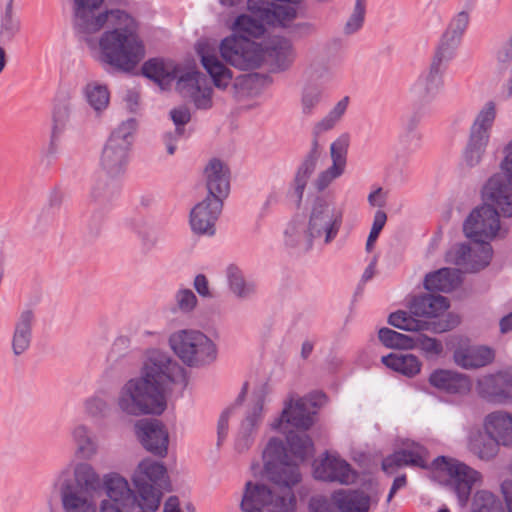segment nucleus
I'll return each instance as SVG.
<instances>
[{
  "mask_svg": "<svg viewBox=\"0 0 512 512\" xmlns=\"http://www.w3.org/2000/svg\"><path fill=\"white\" fill-rule=\"evenodd\" d=\"M224 202L206 196L190 212V225L194 233L213 235L215 223L219 218Z\"/></svg>",
  "mask_w": 512,
  "mask_h": 512,
  "instance_id": "obj_21",
  "label": "nucleus"
},
{
  "mask_svg": "<svg viewBox=\"0 0 512 512\" xmlns=\"http://www.w3.org/2000/svg\"><path fill=\"white\" fill-rule=\"evenodd\" d=\"M410 312L398 310L388 316V324L404 331L420 332L430 331L432 333H443L452 330L459 323L457 315H448L444 320H419L412 316Z\"/></svg>",
  "mask_w": 512,
  "mask_h": 512,
  "instance_id": "obj_16",
  "label": "nucleus"
},
{
  "mask_svg": "<svg viewBox=\"0 0 512 512\" xmlns=\"http://www.w3.org/2000/svg\"><path fill=\"white\" fill-rule=\"evenodd\" d=\"M126 171L125 162H101L97 182L91 191V201L96 206H105L111 203L119 194V187L109 183L122 176Z\"/></svg>",
  "mask_w": 512,
  "mask_h": 512,
  "instance_id": "obj_17",
  "label": "nucleus"
},
{
  "mask_svg": "<svg viewBox=\"0 0 512 512\" xmlns=\"http://www.w3.org/2000/svg\"><path fill=\"white\" fill-rule=\"evenodd\" d=\"M212 88L211 87H198L191 92L190 97L192 98L195 106L198 109H208L212 106Z\"/></svg>",
  "mask_w": 512,
  "mask_h": 512,
  "instance_id": "obj_63",
  "label": "nucleus"
},
{
  "mask_svg": "<svg viewBox=\"0 0 512 512\" xmlns=\"http://www.w3.org/2000/svg\"><path fill=\"white\" fill-rule=\"evenodd\" d=\"M450 59L434 53L428 72L419 76L411 87V94L420 104L432 102L444 86L443 74Z\"/></svg>",
  "mask_w": 512,
  "mask_h": 512,
  "instance_id": "obj_14",
  "label": "nucleus"
},
{
  "mask_svg": "<svg viewBox=\"0 0 512 512\" xmlns=\"http://www.w3.org/2000/svg\"><path fill=\"white\" fill-rule=\"evenodd\" d=\"M381 361L388 368L409 378L416 376L422 366L419 358L413 354L390 353L383 356Z\"/></svg>",
  "mask_w": 512,
  "mask_h": 512,
  "instance_id": "obj_38",
  "label": "nucleus"
},
{
  "mask_svg": "<svg viewBox=\"0 0 512 512\" xmlns=\"http://www.w3.org/2000/svg\"><path fill=\"white\" fill-rule=\"evenodd\" d=\"M227 277L231 290L238 297L246 298L255 293V284L253 282H246L241 274V271L237 267H228Z\"/></svg>",
  "mask_w": 512,
  "mask_h": 512,
  "instance_id": "obj_48",
  "label": "nucleus"
},
{
  "mask_svg": "<svg viewBox=\"0 0 512 512\" xmlns=\"http://www.w3.org/2000/svg\"><path fill=\"white\" fill-rule=\"evenodd\" d=\"M479 396L494 404H505L512 401V375L498 372L484 376L477 381Z\"/></svg>",
  "mask_w": 512,
  "mask_h": 512,
  "instance_id": "obj_20",
  "label": "nucleus"
},
{
  "mask_svg": "<svg viewBox=\"0 0 512 512\" xmlns=\"http://www.w3.org/2000/svg\"><path fill=\"white\" fill-rule=\"evenodd\" d=\"M349 146L348 135H342L336 139L330 146V155L332 160H345Z\"/></svg>",
  "mask_w": 512,
  "mask_h": 512,
  "instance_id": "obj_64",
  "label": "nucleus"
},
{
  "mask_svg": "<svg viewBox=\"0 0 512 512\" xmlns=\"http://www.w3.org/2000/svg\"><path fill=\"white\" fill-rule=\"evenodd\" d=\"M325 102L323 88L316 83L305 84L300 92V116L304 120H310L316 116Z\"/></svg>",
  "mask_w": 512,
  "mask_h": 512,
  "instance_id": "obj_32",
  "label": "nucleus"
},
{
  "mask_svg": "<svg viewBox=\"0 0 512 512\" xmlns=\"http://www.w3.org/2000/svg\"><path fill=\"white\" fill-rule=\"evenodd\" d=\"M484 428L501 445L512 447V414L505 411L491 412L484 419Z\"/></svg>",
  "mask_w": 512,
  "mask_h": 512,
  "instance_id": "obj_30",
  "label": "nucleus"
},
{
  "mask_svg": "<svg viewBox=\"0 0 512 512\" xmlns=\"http://www.w3.org/2000/svg\"><path fill=\"white\" fill-rule=\"evenodd\" d=\"M342 223L341 214L322 198L317 197L313 202L306 231L307 247L311 248L313 239L324 236V242L330 243L337 235Z\"/></svg>",
  "mask_w": 512,
  "mask_h": 512,
  "instance_id": "obj_10",
  "label": "nucleus"
},
{
  "mask_svg": "<svg viewBox=\"0 0 512 512\" xmlns=\"http://www.w3.org/2000/svg\"><path fill=\"white\" fill-rule=\"evenodd\" d=\"M379 341L390 349H413V336L383 327L378 331Z\"/></svg>",
  "mask_w": 512,
  "mask_h": 512,
  "instance_id": "obj_45",
  "label": "nucleus"
},
{
  "mask_svg": "<svg viewBox=\"0 0 512 512\" xmlns=\"http://www.w3.org/2000/svg\"><path fill=\"white\" fill-rule=\"evenodd\" d=\"M208 197L222 202L230 194L231 170L226 162H208L203 169Z\"/></svg>",
  "mask_w": 512,
  "mask_h": 512,
  "instance_id": "obj_24",
  "label": "nucleus"
},
{
  "mask_svg": "<svg viewBox=\"0 0 512 512\" xmlns=\"http://www.w3.org/2000/svg\"><path fill=\"white\" fill-rule=\"evenodd\" d=\"M171 119L175 124V134L180 137L184 134V126L190 121L191 114L188 108L179 107L170 111Z\"/></svg>",
  "mask_w": 512,
  "mask_h": 512,
  "instance_id": "obj_62",
  "label": "nucleus"
},
{
  "mask_svg": "<svg viewBox=\"0 0 512 512\" xmlns=\"http://www.w3.org/2000/svg\"><path fill=\"white\" fill-rule=\"evenodd\" d=\"M135 431L140 443L148 452L158 457L167 455L169 434L160 420H139L135 424Z\"/></svg>",
  "mask_w": 512,
  "mask_h": 512,
  "instance_id": "obj_18",
  "label": "nucleus"
},
{
  "mask_svg": "<svg viewBox=\"0 0 512 512\" xmlns=\"http://www.w3.org/2000/svg\"><path fill=\"white\" fill-rule=\"evenodd\" d=\"M307 408L306 398H300L294 403L290 401L284 407L281 416L271 423V428L277 430L283 422L290 424L296 429L306 431L313 425V414Z\"/></svg>",
  "mask_w": 512,
  "mask_h": 512,
  "instance_id": "obj_26",
  "label": "nucleus"
},
{
  "mask_svg": "<svg viewBox=\"0 0 512 512\" xmlns=\"http://www.w3.org/2000/svg\"><path fill=\"white\" fill-rule=\"evenodd\" d=\"M198 54L201 59L202 66L211 77L217 88H226L232 80V72L224 65L218 56L210 53L205 47L199 46Z\"/></svg>",
  "mask_w": 512,
  "mask_h": 512,
  "instance_id": "obj_31",
  "label": "nucleus"
},
{
  "mask_svg": "<svg viewBox=\"0 0 512 512\" xmlns=\"http://www.w3.org/2000/svg\"><path fill=\"white\" fill-rule=\"evenodd\" d=\"M175 301L181 312L189 313L195 308L197 297L190 289H180L175 295Z\"/></svg>",
  "mask_w": 512,
  "mask_h": 512,
  "instance_id": "obj_60",
  "label": "nucleus"
},
{
  "mask_svg": "<svg viewBox=\"0 0 512 512\" xmlns=\"http://www.w3.org/2000/svg\"><path fill=\"white\" fill-rule=\"evenodd\" d=\"M332 166L323 171L315 181L317 191H323L335 178L339 177L345 170L346 162H332Z\"/></svg>",
  "mask_w": 512,
  "mask_h": 512,
  "instance_id": "obj_55",
  "label": "nucleus"
},
{
  "mask_svg": "<svg viewBox=\"0 0 512 512\" xmlns=\"http://www.w3.org/2000/svg\"><path fill=\"white\" fill-rule=\"evenodd\" d=\"M247 390H248V383L245 382L242 386L241 392L235 399L234 403L229 408L224 410L222 412V414L220 415V418L218 420V427H217L218 428V443L226 437L227 432H228L229 416L237 407L242 405V403L244 402V399L246 397Z\"/></svg>",
  "mask_w": 512,
  "mask_h": 512,
  "instance_id": "obj_52",
  "label": "nucleus"
},
{
  "mask_svg": "<svg viewBox=\"0 0 512 512\" xmlns=\"http://www.w3.org/2000/svg\"><path fill=\"white\" fill-rule=\"evenodd\" d=\"M83 93L88 104L96 111L101 112L109 104L110 93L107 86L97 82L86 84Z\"/></svg>",
  "mask_w": 512,
  "mask_h": 512,
  "instance_id": "obj_43",
  "label": "nucleus"
},
{
  "mask_svg": "<svg viewBox=\"0 0 512 512\" xmlns=\"http://www.w3.org/2000/svg\"><path fill=\"white\" fill-rule=\"evenodd\" d=\"M387 221V215L382 210H377L374 214V219L372 223V227L370 230V233L368 235L367 241H366V250L368 252L371 251L375 241L377 240L381 230L385 226Z\"/></svg>",
  "mask_w": 512,
  "mask_h": 512,
  "instance_id": "obj_59",
  "label": "nucleus"
},
{
  "mask_svg": "<svg viewBox=\"0 0 512 512\" xmlns=\"http://www.w3.org/2000/svg\"><path fill=\"white\" fill-rule=\"evenodd\" d=\"M413 348L422 350L426 356H437L442 353L443 345L441 341L436 338L428 337L427 335L418 332L413 336Z\"/></svg>",
  "mask_w": 512,
  "mask_h": 512,
  "instance_id": "obj_53",
  "label": "nucleus"
},
{
  "mask_svg": "<svg viewBox=\"0 0 512 512\" xmlns=\"http://www.w3.org/2000/svg\"><path fill=\"white\" fill-rule=\"evenodd\" d=\"M409 308L413 316L426 317L429 320H444L448 315H453L448 313L444 318H438L449 308L448 299L441 295L423 294L416 296L411 300Z\"/></svg>",
  "mask_w": 512,
  "mask_h": 512,
  "instance_id": "obj_28",
  "label": "nucleus"
},
{
  "mask_svg": "<svg viewBox=\"0 0 512 512\" xmlns=\"http://www.w3.org/2000/svg\"><path fill=\"white\" fill-rule=\"evenodd\" d=\"M265 401V392L259 390L252 396L245 418L241 422L239 435L236 440V448L242 452L247 450L253 442V435L256 433L263 418V406Z\"/></svg>",
  "mask_w": 512,
  "mask_h": 512,
  "instance_id": "obj_22",
  "label": "nucleus"
},
{
  "mask_svg": "<svg viewBox=\"0 0 512 512\" xmlns=\"http://www.w3.org/2000/svg\"><path fill=\"white\" fill-rule=\"evenodd\" d=\"M472 254L473 247L466 243L456 245L450 252V255L453 257L454 264L462 267L467 272H469V265L472 260Z\"/></svg>",
  "mask_w": 512,
  "mask_h": 512,
  "instance_id": "obj_56",
  "label": "nucleus"
},
{
  "mask_svg": "<svg viewBox=\"0 0 512 512\" xmlns=\"http://www.w3.org/2000/svg\"><path fill=\"white\" fill-rule=\"evenodd\" d=\"M407 465L425 468L426 461L417 450L401 449L386 457L382 462V468L384 471L392 470L394 467Z\"/></svg>",
  "mask_w": 512,
  "mask_h": 512,
  "instance_id": "obj_41",
  "label": "nucleus"
},
{
  "mask_svg": "<svg viewBox=\"0 0 512 512\" xmlns=\"http://www.w3.org/2000/svg\"><path fill=\"white\" fill-rule=\"evenodd\" d=\"M348 103L349 97L347 96L338 101L330 112L314 125L313 134L319 136L323 132L331 130L346 112Z\"/></svg>",
  "mask_w": 512,
  "mask_h": 512,
  "instance_id": "obj_44",
  "label": "nucleus"
},
{
  "mask_svg": "<svg viewBox=\"0 0 512 512\" xmlns=\"http://www.w3.org/2000/svg\"><path fill=\"white\" fill-rule=\"evenodd\" d=\"M471 512H505L501 501L491 492L477 491L472 499Z\"/></svg>",
  "mask_w": 512,
  "mask_h": 512,
  "instance_id": "obj_46",
  "label": "nucleus"
},
{
  "mask_svg": "<svg viewBox=\"0 0 512 512\" xmlns=\"http://www.w3.org/2000/svg\"><path fill=\"white\" fill-rule=\"evenodd\" d=\"M254 16L243 14L236 18L233 29L238 34L237 36H244L247 39L249 37L259 38L265 33V21L255 14Z\"/></svg>",
  "mask_w": 512,
  "mask_h": 512,
  "instance_id": "obj_42",
  "label": "nucleus"
},
{
  "mask_svg": "<svg viewBox=\"0 0 512 512\" xmlns=\"http://www.w3.org/2000/svg\"><path fill=\"white\" fill-rule=\"evenodd\" d=\"M420 122L417 113L411 114L405 121L406 133L399 137L396 144V156L399 158L409 157L419 146L420 135L415 132Z\"/></svg>",
  "mask_w": 512,
  "mask_h": 512,
  "instance_id": "obj_39",
  "label": "nucleus"
},
{
  "mask_svg": "<svg viewBox=\"0 0 512 512\" xmlns=\"http://www.w3.org/2000/svg\"><path fill=\"white\" fill-rule=\"evenodd\" d=\"M428 381L434 388L448 394H466L471 390L469 377L452 370L436 369Z\"/></svg>",
  "mask_w": 512,
  "mask_h": 512,
  "instance_id": "obj_27",
  "label": "nucleus"
},
{
  "mask_svg": "<svg viewBox=\"0 0 512 512\" xmlns=\"http://www.w3.org/2000/svg\"><path fill=\"white\" fill-rule=\"evenodd\" d=\"M470 16L467 11H460L450 21L448 27L442 35L441 41L436 49V53L444 56L446 59H452L462 36L469 24Z\"/></svg>",
  "mask_w": 512,
  "mask_h": 512,
  "instance_id": "obj_25",
  "label": "nucleus"
},
{
  "mask_svg": "<svg viewBox=\"0 0 512 512\" xmlns=\"http://www.w3.org/2000/svg\"><path fill=\"white\" fill-rule=\"evenodd\" d=\"M435 470L445 472L449 479L447 485L457 496L461 507L467 505L472 487L480 478V473L464 463L445 456H438L433 461Z\"/></svg>",
  "mask_w": 512,
  "mask_h": 512,
  "instance_id": "obj_9",
  "label": "nucleus"
},
{
  "mask_svg": "<svg viewBox=\"0 0 512 512\" xmlns=\"http://www.w3.org/2000/svg\"><path fill=\"white\" fill-rule=\"evenodd\" d=\"M172 383L187 384L185 369L167 353L152 350L140 375L129 379L119 389L115 406L127 416L160 415L167 406L166 387Z\"/></svg>",
  "mask_w": 512,
  "mask_h": 512,
  "instance_id": "obj_2",
  "label": "nucleus"
},
{
  "mask_svg": "<svg viewBox=\"0 0 512 512\" xmlns=\"http://www.w3.org/2000/svg\"><path fill=\"white\" fill-rule=\"evenodd\" d=\"M166 476L167 469L162 463L151 459L139 463L132 480L143 503L142 508L152 512L158 509L162 493L154 485L162 487Z\"/></svg>",
  "mask_w": 512,
  "mask_h": 512,
  "instance_id": "obj_7",
  "label": "nucleus"
},
{
  "mask_svg": "<svg viewBox=\"0 0 512 512\" xmlns=\"http://www.w3.org/2000/svg\"><path fill=\"white\" fill-rule=\"evenodd\" d=\"M280 441L283 443L286 454H288L284 442L282 440ZM286 442L289 451L293 456L292 459L289 455H287L288 461L295 463L298 468V461L302 462L309 456L313 455L314 444L311 438L304 431H289L286 435Z\"/></svg>",
  "mask_w": 512,
  "mask_h": 512,
  "instance_id": "obj_35",
  "label": "nucleus"
},
{
  "mask_svg": "<svg viewBox=\"0 0 512 512\" xmlns=\"http://www.w3.org/2000/svg\"><path fill=\"white\" fill-rule=\"evenodd\" d=\"M70 117V108L67 104H57L53 110V129H52V142L56 139L66 128ZM53 145V143H51Z\"/></svg>",
  "mask_w": 512,
  "mask_h": 512,
  "instance_id": "obj_54",
  "label": "nucleus"
},
{
  "mask_svg": "<svg viewBox=\"0 0 512 512\" xmlns=\"http://www.w3.org/2000/svg\"><path fill=\"white\" fill-rule=\"evenodd\" d=\"M500 445L498 440L486 430L471 433L468 440L469 450L481 460L493 459L498 454Z\"/></svg>",
  "mask_w": 512,
  "mask_h": 512,
  "instance_id": "obj_37",
  "label": "nucleus"
},
{
  "mask_svg": "<svg viewBox=\"0 0 512 512\" xmlns=\"http://www.w3.org/2000/svg\"><path fill=\"white\" fill-rule=\"evenodd\" d=\"M205 81V76L199 71H189L182 74L177 82L179 90H187L189 95L191 92L201 86V83Z\"/></svg>",
  "mask_w": 512,
  "mask_h": 512,
  "instance_id": "obj_57",
  "label": "nucleus"
},
{
  "mask_svg": "<svg viewBox=\"0 0 512 512\" xmlns=\"http://www.w3.org/2000/svg\"><path fill=\"white\" fill-rule=\"evenodd\" d=\"M142 74L157 83L162 89L169 86L177 76L176 67L159 58L144 62Z\"/></svg>",
  "mask_w": 512,
  "mask_h": 512,
  "instance_id": "obj_36",
  "label": "nucleus"
},
{
  "mask_svg": "<svg viewBox=\"0 0 512 512\" xmlns=\"http://www.w3.org/2000/svg\"><path fill=\"white\" fill-rule=\"evenodd\" d=\"M104 485L108 499L101 502L100 512H132L136 507L143 509V503L137 499L125 478L113 474L105 478Z\"/></svg>",
  "mask_w": 512,
  "mask_h": 512,
  "instance_id": "obj_15",
  "label": "nucleus"
},
{
  "mask_svg": "<svg viewBox=\"0 0 512 512\" xmlns=\"http://www.w3.org/2000/svg\"><path fill=\"white\" fill-rule=\"evenodd\" d=\"M461 283L459 273L455 269L441 268L427 274L424 278V288L431 292H451Z\"/></svg>",
  "mask_w": 512,
  "mask_h": 512,
  "instance_id": "obj_34",
  "label": "nucleus"
},
{
  "mask_svg": "<svg viewBox=\"0 0 512 512\" xmlns=\"http://www.w3.org/2000/svg\"><path fill=\"white\" fill-rule=\"evenodd\" d=\"M219 51L228 64L240 70L260 67L265 57L260 44L236 34L224 38L219 45Z\"/></svg>",
  "mask_w": 512,
  "mask_h": 512,
  "instance_id": "obj_8",
  "label": "nucleus"
},
{
  "mask_svg": "<svg viewBox=\"0 0 512 512\" xmlns=\"http://www.w3.org/2000/svg\"><path fill=\"white\" fill-rule=\"evenodd\" d=\"M104 0H74V26L99 61L117 71L130 72L145 56L134 19L120 9L98 12Z\"/></svg>",
  "mask_w": 512,
  "mask_h": 512,
  "instance_id": "obj_1",
  "label": "nucleus"
},
{
  "mask_svg": "<svg viewBox=\"0 0 512 512\" xmlns=\"http://www.w3.org/2000/svg\"><path fill=\"white\" fill-rule=\"evenodd\" d=\"M55 485L59 487L64 512H96L86 494L100 487V478L89 464L79 463L73 471L64 469Z\"/></svg>",
  "mask_w": 512,
  "mask_h": 512,
  "instance_id": "obj_5",
  "label": "nucleus"
},
{
  "mask_svg": "<svg viewBox=\"0 0 512 512\" xmlns=\"http://www.w3.org/2000/svg\"><path fill=\"white\" fill-rule=\"evenodd\" d=\"M302 0H248L249 10L266 24L288 28L297 17Z\"/></svg>",
  "mask_w": 512,
  "mask_h": 512,
  "instance_id": "obj_13",
  "label": "nucleus"
},
{
  "mask_svg": "<svg viewBox=\"0 0 512 512\" xmlns=\"http://www.w3.org/2000/svg\"><path fill=\"white\" fill-rule=\"evenodd\" d=\"M72 435L81 457L90 458L96 453L97 444L86 426L78 425L73 430Z\"/></svg>",
  "mask_w": 512,
  "mask_h": 512,
  "instance_id": "obj_47",
  "label": "nucleus"
},
{
  "mask_svg": "<svg viewBox=\"0 0 512 512\" xmlns=\"http://www.w3.org/2000/svg\"><path fill=\"white\" fill-rule=\"evenodd\" d=\"M19 30V22L14 19L12 14V0H10L6 6L5 14L1 21L0 33L11 39Z\"/></svg>",
  "mask_w": 512,
  "mask_h": 512,
  "instance_id": "obj_58",
  "label": "nucleus"
},
{
  "mask_svg": "<svg viewBox=\"0 0 512 512\" xmlns=\"http://www.w3.org/2000/svg\"><path fill=\"white\" fill-rule=\"evenodd\" d=\"M453 358L462 368H480L493 361L494 351L486 346L459 347L454 351Z\"/></svg>",
  "mask_w": 512,
  "mask_h": 512,
  "instance_id": "obj_29",
  "label": "nucleus"
},
{
  "mask_svg": "<svg viewBox=\"0 0 512 512\" xmlns=\"http://www.w3.org/2000/svg\"><path fill=\"white\" fill-rule=\"evenodd\" d=\"M136 129L137 122L133 118L123 121L114 129L103 148V159L124 160L127 158L134 141Z\"/></svg>",
  "mask_w": 512,
  "mask_h": 512,
  "instance_id": "obj_19",
  "label": "nucleus"
},
{
  "mask_svg": "<svg viewBox=\"0 0 512 512\" xmlns=\"http://www.w3.org/2000/svg\"><path fill=\"white\" fill-rule=\"evenodd\" d=\"M169 343L175 354L190 367L209 364L217 356L213 341L200 331H179L170 336Z\"/></svg>",
  "mask_w": 512,
  "mask_h": 512,
  "instance_id": "obj_6",
  "label": "nucleus"
},
{
  "mask_svg": "<svg viewBox=\"0 0 512 512\" xmlns=\"http://www.w3.org/2000/svg\"><path fill=\"white\" fill-rule=\"evenodd\" d=\"M264 471L273 486L246 482L240 504L243 512H294L296 497L292 487L301 481L295 463L288 461L283 443L271 438L263 451Z\"/></svg>",
  "mask_w": 512,
  "mask_h": 512,
  "instance_id": "obj_3",
  "label": "nucleus"
},
{
  "mask_svg": "<svg viewBox=\"0 0 512 512\" xmlns=\"http://www.w3.org/2000/svg\"><path fill=\"white\" fill-rule=\"evenodd\" d=\"M34 313L31 309L21 312L14 328L12 351L15 356L23 354L30 347Z\"/></svg>",
  "mask_w": 512,
  "mask_h": 512,
  "instance_id": "obj_33",
  "label": "nucleus"
},
{
  "mask_svg": "<svg viewBox=\"0 0 512 512\" xmlns=\"http://www.w3.org/2000/svg\"><path fill=\"white\" fill-rule=\"evenodd\" d=\"M493 249L489 242H475L469 272H478L487 267L492 259Z\"/></svg>",
  "mask_w": 512,
  "mask_h": 512,
  "instance_id": "obj_50",
  "label": "nucleus"
},
{
  "mask_svg": "<svg viewBox=\"0 0 512 512\" xmlns=\"http://www.w3.org/2000/svg\"><path fill=\"white\" fill-rule=\"evenodd\" d=\"M366 15V3L355 0L353 11L343 27L345 35H352L358 32L364 24Z\"/></svg>",
  "mask_w": 512,
  "mask_h": 512,
  "instance_id": "obj_51",
  "label": "nucleus"
},
{
  "mask_svg": "<svg viewBox=\"0 0 512 512\" xmlns=\"http://www.w3.org/2000/svg\"><path fill=\"white\" fill-rule=\"evenodd\" d=\"M316 169L315 162H304L297 170L294 178V191L292 196L295 198L297 207H300L303 193L306 185L314 174Z\"/></svg>",
  "mask_w": 512,
  "mask_h": 512,
  "instance_id": "obj_49",
  "label": "nucleus"
},
{
  "mask_svg": "<svg viewBox=\"0 0 512 512\" xmlns=\"http://www.w3.org/2000/svg\"><path fill=\"white\" fill-rule=\"evenodd\" d=\"M314 476L322 481L348 485L355 482L357 473L346 460L326 453L320 463L315 465Z\"/></svg>",
  "mask_w": 512,
  "mask_h": 512,
  "instance_id": "obj_23",
  "label": "nucleus"
},
{
  "mask_svg": "<svg viewBox=\"0 0 512 512\" xmlns=\"http://www.w3.org/2000/svg\"><path fill=\"white\" fill-rule=\"evenodd\" d=\"M482 196L487 203L473 209L463 223L464 234L474 242L497 235L499 213L512 217V162H501V171L489 178Z\"/></svg>",
  "mask_w": 512,
  "mask_h": 512,
  "instance_id": "obj_4",
  "label": "nucleus"
},
{
  "mask_svg": "<svg viewBox=\"0 0 512 512\" xmlns=\"http://www.w3.org/2000/svg\"><path fill=\"white\" fill-rule=\"evenodd\" d=\"M495 117V104L489 101L479 111L470 127L469 138L463 149L465 160H481L485 157Z\"/></svg>",
  "mask_w": 512,
  "mask_h": 512,
  "instance_id": "obj_11",
  "label": "nucleus"
},
{
  "mask_svg": "<svg viewBox=\"0 0 512 512\" xmlns=\"http://www.w3.org/2000/svg\"><path fill=\"white\" fill-rule=\"evenodd\" d=\"M266 54L280 70L287 69L295 56L292 43L282 37H276L270 41Z\"/></svg>",
  "mask_w": 512,
  "mask_h": 512,
  "instance_id": "obj_40",
  "label": "nucleus"
},
{
  "mask_svg": "<svg viewBox=\"0 0 512 512\" xmlns=\"http://www.w3.org/2000/svg\"><path fill=\"white\" fill-rule=\"evenodd\" d=\"M86 412L95 418H104L107 416L110 407L109 404L102 398L93 397L85 403Z\"/></svg>",
  "mask_w": 512,
  "mask_h": 512,
  "instance_id": "obj_61",
  "label": "nucleus"
},
{
  "mask_svg": "<svg viewBox=\"0 0 512 512\" xmlns=\"http://www.w3.org/2000/svg\"><path fill=\"white\" fill-rule=\"evenodd\" d=\"M371 497L358 489H339L325 497H312L309 502L310 512H332L331 505L339 512H368Z\"/></svg>",
  "mask_w": 512,
  "mask_h": 512,
  "instance_id": "obj_12",
  "label": "nucleus"
}]
</instances>
